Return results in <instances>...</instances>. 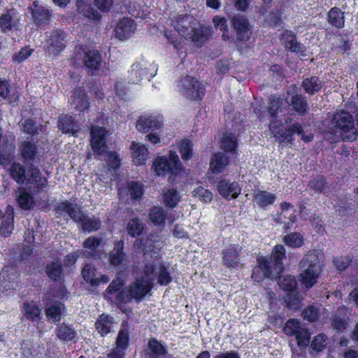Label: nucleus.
Here are the masks:
<instances>
[{
	"instance_id": "3",
	"label": "nucleus",
	"mask_w": 358,
	"mask_h": 358,
	"mask_svg": "<svg viewBox=\"0 0 358 358\" xmlns=\"http://www.w3.org/2000/svg\"><path fill=\"white\" fill-rule=\"evenodd\" d=\"M173 24L181 36L190 39L198 46L206 42L210 35L208 27L201 25L193 16L188 14L178 15L173 20Z\"/></svg>"
},
{
	"instance_id": "30",
	"label": "nucleus",
	"mask_w": 358,
	"mask_h": 358,
	"mask_svg": "<svg viewBox=\"0 0 358 358\" xmlns=\"http://www.w3.org/2000/svg\"><path fill=\"white\" fill-rule=\"evenodd\" d=\"M34 21L38 24L45 23L50 17L49 10L43 6L38 5L37 1L33 3L30 8Z\"/></svg>"
},
{
	"instance_id": "38",
	"label": "nucleus",
	"mask_w": 358,
	"mask_h": 358,
	"mask_svg": "<svg viewBox=\"0 0 358 358\" xmlns=\"http://www.w3.org/2000/svg\"><path fill=\"white\" fill-rule=\"evenodd\" d=\"M155 266L156 278H157V282L161 285H167L172 281V277L169 271V268L164 264H159L158 266L153 262Z\"/></svg>"
},
{
	"instance_id": "63",
	"label": "nucleus",
	"mask_w": 358,
	"mask_h": 358,
	"mask_svg": "<svg viewBox=\"0 0 358 358\" xmlns=\"http://www.w3.org/2000/svg\"><path fill=\"white\" fill-rule=\"evenodd\" d=\"M302 316L309 322H315L319 317L318 310L313 306H308L302 312Z\"/></svg>"
},
{
	"instance_id": "52",
	"label": "nucleus",
	"mask_w": 358,
	"mask_h": 358,
	"mask_svg": "<svg viewBox=\"0 0 358 358\" xmlns=\"http://www.w3.org/2000/svg\"><path fill=\"white\" fill-rule=\"evenodd\" d=\"M127 187L131 199L137 200L141 199L143 194V185L141 182L136 181L129 182Z\"/></svg>"
},
{
	"instance_id": "33",
	"label": "nucleus",
	"mask_w": 358,
	"mask_h": 358,
	"mask_svg": "<svg viewBox=\"0 0 358 358\" xmlns=\"http://www.w3.org/2000/svg\"><path fill=\"white\" fill-rule=\"evenodd\" d=\"M83 62L88 69L96 70L99 68L101 59L99 52L96 50H89L84 54Z\"/></svg>"
},
{
	"instance_id": "1",
	"label": "nucleus",
	"mask_w": 358,
	"mask_h": 358,
	"mask_svg": "<svg viewBox=\"0 0 358 358\" xmlns=\"http://www.w3.org/2000/svg\"><path fill=\"white\" fill-rule=\"evenodd\" d=\"M286 257V251L283 245L274 247L269 259L261 257L258 259V265L253 269L252 278L255 281L260 282L264 278H275L281 289L286 292L294 291L297 285L294 276L289 275H278L283 270L282 260Z\"/></svg>"
},
{
	"instance_id": "50",
	"label": "nucleus",
	"mask_w": 358,
	"mask_h": 358,
	"mask_svg": "<svg viewBox=\"0 0 358 358\" xmlns=\"http://www.w3.org/2000/svg\"><path fill=\"white\" fill-rule=\"evenodd\" d=\"M237 145L236 137L231 133H227L221 141V148L227 152H233Z\"/></svg>"
},
{
	"instance_id": "9",
	"label": "nucleus",
	"mask_w": 358,
	"mask_h": 358,
	"mask_svg": "<svg viewBox=\"0 0 358 358\" xmlns=\"http://www.w3.org/2000/svg\"><path fill=\"white\" fill-rule=\"evenodd\" d=\"M47 37L48 38L46 43L45 50L49 54L55 55L65 48L66 35L63 31L52 30L47 35Z\"/></svg>"
},
{
	"instance_id": "4",
	"label": "nucleus",
	"mask_w": 358,
	"mask_h": 358,
	"mask_svg": "<svg viewBox=\"0 0 358 358\" xmlns=\"http://www.w3.org/2000/svg\"><path fill=\"white\" fill-rule=\"evenodd\" d=\"M9 174L12 179L17 183L26 185H34L37 192L43 191L47 185V179L41 176L40 170L37 167L27 166V172L25 168L19 162L11 164Z\"/></svg>"
},
{
	"instance_id": "46",
	"label": "nucleus",
	"mask_w": 358,
	"mask_h": 358,
	"mask_svg": "<svg viewBox=\"0 0 358 358\" xmlns=\"http://www.w3.org/2000/svg\"><path fill=\"white\" fill-rule=\"evenodd\" d=\"M180 199V194L176 189L169 188L164 191V201L166 206L173 208L177 205Z\"/></svg>"
},
{
	"instance_id": "47",
	"label": "nucleus",
	"mask_w": 358,
	"mask_h": 358,
	"mask_svg": "<svg viewBox=\"0 0 358 358\" xmlns=\"http://www.w3.org/2000/svg\"><path fill=\"white\" fill-rule=\"evenodd\" d=\"M46 273L52 280H58L62 275V264L59 262H52L46 266Z\"/></svg>"
},
{
	"instance_id": "35",
	"label": "nucleus",
	"mask_w": 358,
	"mask_h": 358,
	"mask_svg": "<svg viewBox=\"0 0 358 358\" xmlns=\"http://www.w3.org/2000/svg\"><path fill=\"white\" fill-rule=\"evenodd\" d=\"M113 324L114 322L112 317H109L108 315L102 314L96 322L95 327L98 332L102 336H104L110 332Z\"/></svg>"
},
{
	"instance_id": "39",
	"label": "nucleus",
	"mask_w": 358,
	"mask_h": 358,
	"mask_svg": "<svg viewBox=\"0 0 358 358\" xmlns=\"http://www.w3.org/2000/svg\"><path fill=\"white\" fill-rule=\"evenodd\" d=\"M126 229L130 236L134 238L138 237L144 229V224L138 218H132L128 221Z\"/></svg>"
},
{
	"instance_id": "14",
	"label": "nucleus",
	"mask_w": 358,
	"mask_h": 358,
	"mask_svg": "<svg viewBox=\"0 0 358 358\" xmlns=\"http://www.w3.org/2000/svg\"><path fill=\"white\" fill-rule=\"evenodd\" d=\"M324 255L316 250L308 251L299 262L300 268L311 267L322 270Z\"/></svg>"
},
{
	"instance_id": "60",
	"label": "nucleus",
	"mask_w": 358,
	"mask_h": 358,
	"mask_svg": "<svg viewBox=\"0 0 358 358\" xmlns=\"http://www.w3.org/2000/svg\"><path fill=\"white\" fill-rule=\"evenodd\" d=\"M20 125L22 131L31 136H34L37 134L36 122L31 119H26Z\"/></svg>"
},
{
	"instance_id": "23",
	"label": "nucleus",
	"mask_w": 358,
	"mask_h": 358,
	"mask_svg": "<svg viewBox=\"0 0 358 358\" xmlns=\"http://www.w3.org/2000/svg\"><path fill=\"white\" fill-rule=\"evenodd\" d=\"M77 10L79 14L90 20H99L100 13L94 10L86 0H78L76 2Z\"/></svg>"
},
{
	"instance_id": "21",
	"label": "nucleus",
	"mask_w": 358,
	"mask_h": 358,
	"mask_svg": "<svg viewBox=\"0 0 358 358\" xmlns=\"http://www.w3.org/2000/svg\"><path fill=\"white\" fill-rule=\"evenodd\" d=\"M303 269L300 273V280L306 288L312 287L317 281L322 270L311 267L301 268Z\"/></svg>"
},
{
	"instance_id": "59",
	"label": "nucleus",
	"mask_w": 358,
	"mask_h": 358,
	"mask_svg": "<svg viewBox=\"0 0 358 358\" xmlns=\"http://www.w3.org/2000/svg\"><path fill=\"white\" fill-rule=\"evenodd\" d=\"M192 194L194 197H197L206 203L210 202L213 199V194L202 187L194 189L192 192Z\"/></svg>"
},
{
	"instance_id": "24",
	"label": "nucleus",
	"mask_w": 358,
	"mask_h": 358,
	"mask_svg": "<svg viewBox=\"0 0 358 358\" xmlns=\"http://www.w3.org/2000/svg\"><path fill=\"white\" fill-rule=\"evenodd\" d=\"M123 249L124 241L122 240L115 242L114 248L109 253V261L113 266H119L123 263L126 258Z\"/></svg>"
},
{
	"instance_id": "37",
	"label": "nucleus",
	"mask_w": 358,
	"mask_h": 358,
	"mask_svg": "<svg viewBox=\"0 0 358 358\" xmlns=\"http://www.w3.org/2000/svg\"><path fill=\"white\" fill-rule=\"evenodd\" d=\"M284 44L285 48L292 52L303 54L306 50L305 46L297 41L295 35L292 33L287 34L285 38Z\"/></svg>"
},
{
	"instance_id": "42",
	"label": "nucleus",
	"mask_w": 358,
	"mask_h": 358,
	"mask_svg": "<svg viewBox=\"0 0 358 358\" xmlns=\"http://www.w3.org/2000/svg\"><path fill=\"white\" fill-rule=\"evenodd\" d=\"M80 228L84 231H94L100 228L101 224L98 219L94 217H89L86 215L82 218L79 222Z\"/></svg>"
},
{
	"instance_id": "7",
	"label": "nucleus",
	"mask_w": 358,
	"mask_h": 358,
	"mask_svg": "<svg viewBox=\"0 0 358 358\" xmlns=\"http://www.w3.org/2000/svg\"><path fill=\"white\" fill-rule=\"evenodd\" d=\"M152 166L157 176H165L168 173L176 174L182 169V164L175 151H170L169 157L156 158Z\"/></svg>"
},
{
	"instance_id": "28",
	"label": "nucleus",
	"mask_w": 358,
	"mask_h": 358,
	"mask_svg": "<svg viewBox=\"0 0 358 358\" xmlns=\"http://www.w3.org/2000/svg\"><path fill=\"white\" fill-rule=\"evenodd\" d=\"M229 162V158L224 153L217 152L210 160V168L214 173H220Z\"/></svg>"
},
{
	"instance_id": "8",
	"label": "nucleus",
	"mask_w": 358,
	"mask_h": 358,
	"mask_svg": "<svg viewBox=\"0 0 358 358\" xmlns=\"http://www.w3.org/2000/svg\"><path fill=\"white\" fill-rule=\"evenodd\" d=\"M178 87L183 96L192 100L201 99L206 92L204 86L196 79L189 76L181 78L179 80Z\"/></svg>"
},
{
	"instance_id": "10",
	"label": "nucleus",
	"mask_w": 358,
	"mask_h": 358,
	"mask_svg": "<svg viewBox=\"0 0 358 358\" xmlns=\"http://www.w3.org/2000/svg\"><path fill=\"white\" fill-rule=\"evenodd\" d=\"M163 126L162 116L145 115L141 116L136 122V128L140 132L155 131Z\"/></svg>"
},
{
	"instance_id": "64",
	"label": "nucleus",
	"mask_w": 358,
	"mask_h": 358,
	"mask_svg": "<svg viewBox=\"0 0 358 358\" xmlns=\"http://www.w3.org/2000/svg\"><path fill=\"white\" fill-rule=\"evenodd\" d=\"M275 137L278 138L279 143L282 145L292 143L294 140L292 132L289 131V128L285 131L278 132V134H275Z\"/></svg>"
},
{
	"instance_id": "6",
	"label": "nucleus",
	"mask_w": 358,
	"mask_h": 358,
	"mask_svg": "<svg viewBox=\"0 0 358 358\" xmlns=\"http://www.w3.org/2000/svg\"><path fill=\"white\" fill-rule=\"evenodd\" d=\"M91 146L94 154L102 155L107 153L108 165L114 171L120 166L119 156L116 152H107L108 146L106 142L107 131L105 128L94 125L91 127Z\"/></svg>"
},
{
	"instance_id": "32",
	"label": "nucleus",
	"mask_w": 358,
	"mask_h": 358,
	"mask_svg": "<svg viewBox=\"0 0 358 358\" xmlns=\"http://www.w3.org/2000/svg\"><path fill=\"white\" fill-rule=\"evenodd\" d=\"M324 83L317 76H311L304 79L301 87L304 91L310 94H314L321 90Z\"/></svg>"
},
{
	"instance_id": "51",
	"label": "nucleus",
	"mask_w": 358,
	"mask_h": 358,
	"mask_svg": "<svg viewBox=\"0 0 358 358\" xmlns=\"http://www.w3.org/2000/svg\"><path fill=\"white\" fill-rule=\"evenodd\" d=\"M284 243L290 248H296L303 243V237L298 233H291L284 236Z\"/></svg>"
},
{
	"instance_id": "12",
	"label": "nucleus",
	"mask_w": 358,
	"mask_h": 358,
	"mask_svg": "<svg viewBox=\"0 0 358 358\" xmlns=\"http://www.w3.org/2000/svg\"><path fill=\"white\" fill-rule=\"evenodd\" d=\"M234 29L236 31L237 39L241 41H248L250 38L251 31L246 17L243 15H236L231 20Z\"/></svg>"
},
{
	"instance_id": "61",
	"label": "nucleus",
	"mask_w": 358,
	"mask_h": 358,
	"mask_svg": "<svg viewBox=\"0 0 358 358\" xmlns=\"http://www.w3.org/2000/svg\"><path fill=\"white\" fill-rule=\"evenodd\" d=\"M282 104L281 99L279 97L271 96L269 105L268 108V113L271 117H275V115L280 111V106Z\"/></svg>"
},
{
	"instance_id": "56",
	"label": "nucleus",
	"mask_w": 358,
	"mask_h": 358,
	"mask_svg": "<svg viewBox=\"0 0 358 358\" xmlns=\"http://www.w3.org/2000/svg\"><path fill=\"white\" fill-rule=\"evenodd\" d=\"M298 346L301 349L306 348L310 343V333L307 329L301 328L296 334Z\"/></svg>"
},
{
	"instance_id": "40",
	"label": "nucleus",
	"mask_w": 358,
	"mask_h": 358,
	"mask_svg": "<svg viewBox=\"0 0 358 358\" xmlns=\"http://www.w3.org/2000/svg\"><path fill=\"white\" fill-rule=\"evenodd\" d=\"M328 21L332 26L342 28L345 23L343 13L337 7L332 8L328 13Z\"/></svg>"
},
{
	"instance_id": "5",
	"label": "nucleus",
	"mask_w": 358,
	"mask_h": 358,
	"mask_svg": "<svg viewBox=\"0 0 358 358\" xmlns=\"http://www.w3.org/2000/svg\"><path fill=\"white\" fill-rule=\"evenodd\" d=\"M329 129L336 138H341L344 141L356 140L357 129L352 115L347 111L336 112Z\"/></svg>"
},
{
	"instance_id": "44",
	"label": "nucleus",
	"mask_w": 358,
	"mask_h": 358,
	"mask_svg": "<svg viewBox=\"0 0 358 358\" xmlns=\"http://www.w3.org/2000/svg\"><path fill=\"white\" fill-rule=\"evenodd\" d=\"M179 152L182 159L186 162L193 155V143L190 140L183 139L178 143Z\"/></svg>"
},
{
	"instance_id": "54",
	"label": "nucleus",
	"mask_w": 358,
	"mask_h": 358,
	"mask_svg": "<svg viewBox=\"0 0 358 358\" xmlns=\"http://www.w3.org/2000/svg\"><path fill=\"white\" fill-rule=\"evenodd\" d=\"M102 239L95 236L88 237L83 243L84 248L90 250L89 253L92 257H95L94 252L96 248L100 245Z\"/></svg>"
},
{
	"instance_id": "43",
	"label": "nucleus",
	"mask_w": 358,
	"mask_h": 358,
	"mask_svg": "<svg viewBox=\"0 0 358 358\" xmlns=\"http://www.w3.org/2000/svg\"><path fill=\"white\" fill-rule=\"evenodd\" d=\"M133 157L136 164H142L146 160L148 155V149L144 145L132 143Z\"/></svg>"
},
{
	"instance_id": "2",
	"label": "nucleus",
	"mask_w": 358,
	"mask_h": 358,
	"mask_svg": "<svg viewBox=\"0 0 358 358\" xmlns=\"http://www.w3.org/2000/svg\"><path fill=\"white\" fill-rule=\"evenodd\" d=\"M152 263L145 264L143 277L137 279L130 285L129 288L124 289L117 293L116 298L120 302L128 303L133 299L140 301L151 290L155 280L156 273Z\"/></svg>"
},
{
	"instance_id": "49",
	"label": "nucleus",
	"mask_w": 358,
	"mask_h": 358,
	"mask_svg": "<svg viewBox=\"0 0 358 358\" xmlns=\"http://www.w3.org/2000/svg\"><path fill=\"white\" fill-rule=\"evenodd\" d=\"M275 198V194L265 191H260L255 194V201L262 208L272 204Z\"/></svg>"
},
{
	"instance_id": "57",
	"label": "nucleus",
	"mask_w": 358,
	"mask_h": 358,
	"mask_svg": "<svg viewBox=\"0 0 358 358\" xmlns=\"http://www.w3.org/2000/svg\"><path fill=\"white\" fill-rule=\"evenodd\" d=\"M289 131L292 132V135L294 134H297L301 136V139L305 142H310L313 138V134L310 133L308 134H305L303 127L299 123H294L291 125L289 127Z\"/></svg>"
},
{
	"instance_id": "34",
	"label": "nucleus",
	"mask_w": 358,
	"mask_h": 358,
	"mask_svg": "<svg viewBox=\"0 0 358 358\" xmlns=\"http://www.w3.org/2000/svg\"><path fill=\"white\" fill-rule=\"evenodd\" d=\"M65 309L64 305L60 302L50 304L46 308L45 313L48 320L52 322H58L62 318V315Z\"/></svg>"
},
{
	"instance_id": "27",
	"label": "nucleus",
	"mask_w": 358,
	"mask_h": 358,
	"mask_svg": "<svg viewBox=\"0 0 358 358\" xmlns=\"http://www.w3.org/2000/svg\"><path fill=\"white\" fill-rule=\"evenodd\" d=\"M17 13L14 9L7 10L0 16V29L3 32H8L16 24Z\"/></svg>"
},
{
	"instance_id": "48",
	"label": "nucleus",
	"mask_w": 358,
	"mask_h": 358,
	"mask_svg": "<svg viewBox=\"0 0 358 358\" xmlns=\"http://www.w3.org/2000/svg\"><path fill=\"white\" fill-rule=\"evenodd\" d=\"M308 186L317 192H323L327 194V182L322 176H317V177L310 180L308 182Z\"/></svg>"
},
{
	"instance_id": "18",
	"label": "nucleus",
	"mask_w": 358,
	"mask_h": 358,
	"mask_svg": "<svg viewBox=\"0 0 358 358\" xmlns=\"http://www.w3.org/2000/svg\"><path fill=\"white\" fill-rule=\"evenodd\" d=\"M286 101L299 115L303 116L308 113L309 106L308 101L306 97L301 94L292 95L289 99L287 98Z\"/></svg>"
},
{
	"instance_id": "45",
	"label": "nucleus",
	"mask_w": 358,
	"mask_h": 358,
	"mask_svg": "<svg viewBox=\"0 0 358 358\" xmlns=\"http://www.w3.org/2000/svg\"><path fill=\"white\" fill-rule=\"evenodd\" d=\"M129 82L135 84L138 83L147 73L146 69H143L139 63H134L129 72Z\"/></svg>"
},
{
	"instance_id": "53",
	"label": "nucleus",
	"mask_w": 358,
	"mask_h": 358,
	"mask_svg": "<svg viewBox=\"0 0 358 358\" xmlns=\"http://www.w3.org/2000/svg\"><path fill=\"white\" fill-rule=\"evenodd\" d=\"M129 339V331L126 327L122 326L119 331L115 341L117 348L120 350H125L128 346Z\"/></svg>"
},
{
	"instance_id": "19",
	"label": "nucleus",
	"mask_w": 358,
	"mask_h": 358,
	"mask_svg": "<svg viewBox=\"0 0 358 358\" xmlns=\"http://www.w3.org/2000/svg\"><path fill=\"white\" fill-rule=\"evenodd\" d=\"M242 248L238 245L229 246L223 252L222 262L224 266L234 268L239 263V253Z\"/></svg>"
},
{
	"instance_id": "29",
	"label": "nucleus",
	"mask_w": 358,
	"mask_h": 358,
	"mask_svg": "<svg viewBox=\"0 0 358 358\" xmlns=\"http://www.w3.org/2000/svg\"><path fill=\"white\" fill-rule=\"evenodd\" d=\"M23 317L30 321H34L40 318L41 310L38 306L33 301L24 302L22 306Z\"/></svg>"
},
{
	"instance_id": "36",
	"label": "nucleus",
	"mask_w": 358,
	"mask_h": 358,
	"mask_svg": "<svg viewBox=\"0 0 358 358\" xmlns=\"http://www.w3.org/2000/svg\"><path fill=\"white\" fill-rule=\"evenodd\" d=\"M166 215L162 207L153 206L148 213L149 220L155 225L162 226L165 223Z\"/></svg>"
},
{
	"instance_id": "25",
	"label": "nucleus",
	"mask_w": 358,
	"mask_h": 358,
	"mask_svg": "<svg viewBox=\"0 0 358 358\" xmlns=\"http://www.w3.org/2000/svg\"><path fill=\"white\" fill-rule=\"evenodd\" d=\"M73 101L71 103L74 107L79 111H83L87 109L90 106L88 96L84 89L79 87L76 88L73 92Z\"/></svg>"
},
{
	"instance_id": "55",
	"label": "nucleus",
	"mask_w": 358,
	"mask_h": 358,
	"mask_svg": "<svg viewBox=\"0 0 358 358\" xmlns=\"http://www.w3.org/2000/svg\"><path fill=\"white\" fill-rule=\"evenodd\" d=\"M152 236H148L145 239L136 240L137 248L145 253L148 252L155 251V245H152L153 239Z\"/></svg>"
},
{
	"instance_id": "62",
	"label": "nucleus",
	"mask_w": 358,
	"mask_h": 358,
	"mask_svg": "<svg viewBox=\"0 0 358 358\" xmlns=\"http://www.w3.org/2000/svg\"><path fill=\"white\" fill-rule=\"evenodd\" d=\"M326 339L327 337L324 334H319L316 336L311 343L312 349L316 352L323 350L327 345Z\"/></svg>"
},
{
	"instance_id": "11",
	"label": "nucleus",
	"mask_w": 358,
	"mask_h": 358,
	"mask_svg": "<svg viewBox=\"0 0 358 358\" xmlns=\"http://www.w3.org/2000/svg\"><path fill=\"white\" fill-rule=\"evenodd\" d=\"M19 151L24 163L29 167H36L38 148L31 141H22L19 146Z\"/></svg>"
},
{
	"instance_id": "58",
	"label": "nucleus",
	"mask_w": 358,
	"mask_h": 358,
	"mask_svg": "<svg viewBox=\"0 0 358 358\" xmlns=\"http://www.w3.org/2000/svg\"><path fill=\"white\" fill-rule=\"evenodd\" d=\"M301 329L299 321L297 320L292 319L289 320L286 322L283 330L285 334L288 336H296Z\"/></svg>"
},
{
	"instance_id": "17",
	"label": "nucleus",
	"mask_w": 358,
	"mask_h": 358,
	"mask_svg": "<svg viewBox=\"0 0 358 358\" xmlns=\"http://www.w3.org/2000/svg\"><path fill=\"white\" fill-rule=\"evenodd\" d=\"M145 358H164L167 355L166 348L156 338L148 341V348L143 351Z\"/></svg>"
},
{
	"instance_id": "16",
	"label": "nucleus",
	"mask_w": 358,
	"mask_h": 358,
	"mask_svg": "<svg viewBox=\"0 0 358 358\" xmlns=\"http://www.w3.org/2000/svg\"><path fill=\"white\" fill-rule=\"evenodd\" d=\"M136 30V24L130 18L123 17L117 23L115 29V36L120 40L129 38Z\"/></svg>"
},
{
	"instance_id": "22",
	"label": "nucleus",
	"mask_w": 358,
	"mask_h": 358,
	"mask_svg": "<svg viewBox=\"0 0 358 358\" xmlns=\"http://www.w3.org/2000/svg\"><path fill=\"white\" fill-rule=\"evenodd\" d=\"M14 212L13 208L8 206L5 215L2 217V222L0 227V234L2 236L8 237L14 229Z\"/></svg>"
},
{
	"instance_id": "20",
	"label": "nucleus",
	"mask_w": 358,
	"mask_h": 358,
	"mask_svg": "<svg viewBox=\"0 0 358 358\" xmlns=\"http://www.w3.org/2000/svg\"><path fill=\"white\" fill-rule=\"evenodd\" d=\"M58 128L64 134H71L74 136H78V127L72 116L61 115L58 120Z\"/></svg>"
},
{
	"instance_id": "26",
	"label": "nucleus",
	"mask_w": 358,
	"mask_h": 358,
	"mask_svg": "<svg viewBox=\"0 0 358 358\" xmlns=\"http://www.w3.org/2000/svg\"><path fill=\"white\" fill-rule=\"evenodd\" d=\"M55 334L62 341H73L77 334L72 325L63 322L55 329Z\"/></svg>"
},
{
	"instance_id": "15",
	"label": "nucleus",
	"mask_w": 358,
	"mask_h": 358,
	"mask_svg": "<svg viewBox=\"0 0 358 358\" xmlns=\"http://www.w3.org/2000/svg\"><path fill=\"white\" fill-rule=\"evenodd\" d=\"M83 279L92 286H98L101 283H106L110 278L106 275H101V277L96 275V268L91 264H87L82 270Z\"/></svg>"
},
{
	"instance_id": "13",
	"label": "nucleus",
	"mask_w": 358,
	"mask_h": 358,
	"mask_svg": "<svg viewBox=\"0 0 358 358\" xmlns=\"http://www.w3.org/2000/svg\"><path fill=\"white\" fill-rule=\"evenodd\" d=\"M219 194L224 198L231 199L238 197L241 187L236 182H229L226 179L220 180L217 185Z\"/></svg>"
},
{
	"instance_id": "31",
	"label": "nucleus",
	"mask_w": 358,
	"mask_h": 358,
	"mask_svg": "<svg viewBox=\"0 0 358 358\" xmlns=\"http://www.w3.org/2000/svg\"><path fill=\"white\" fill-rule=\"evenodd\" d=\"M59 209L68 214L78 224H79L85 215L80 210L79 207L68 201L61 203Z\"/></svg>"
},
{
	"instance_id": "41",
	"label": "nucleus",
	"mask_w": 358,
	"mask_h": 358,
	"mask_svg": "<svg viewBox=\"0 0 358 358\" xmlns=\"http://www.w3.org/2000/svg\"><path fill=\"white\" fill-rule=\"evenodd\" d=\"M16 200L18 206L22 210H30L34 206V201L32 195L24 190H20L19 192Z\"/></svg>"
}]
</instances>
